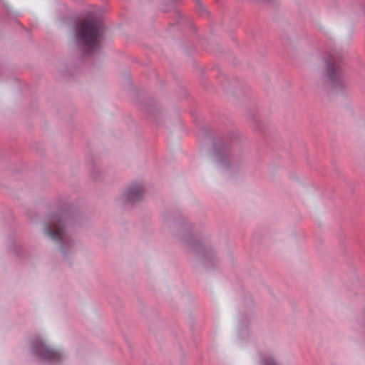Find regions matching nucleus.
Wrapping results in <instances>:
<instances>
[{"mask_svg":"<svg viewBox=\"0 0 365 365\" xmlns=\"http://www.w3.org/2000/svg\"><path fill=\"white\" fill-rule=\"evenodd\" d=\"M103 30L101 20L88 17L76 24V42L88 52L96 51L100 48Z\"/></svg>","mask_w":365,"mask_h":365,"instance_id":"obj_1","label":"nucleus"},{"mask_svg":"<svg viewBox=\"0 0 365 365\" xmlns=\"http://www.w3.org/2000/svg\"><path fill=\"white\" fill-rule=\"evenodd\" d=\"M32 351L41 360L53 365L59 364L66 358V354L62 349L52 347L40 337L35 340Z\"/></svg>","mask_w":365,"mask_h":365,"instance_id":"obj_2","label":"nucleus"},{"mask_svg":"<svg viewBox=\"0 0 365 365\" xmlns=\"http://www.w3.org/2000/svg\"><path fill=\"white\" fill-rule=\"evenodd\" d=\"M262 365H279L276 361L271 356H268L263 359Z\"/></svg>","mask_w":365,"mask_h":365,"instance_id":"obj_6","label":"nucleus"},{"mask_svg":"<svg viewBox=\"0 0 365 365\" xmlns=\"http://www.w3.org/2000/svg\"><path fill=\"white\" fill-rule=\"evenodd\" d=\"M145 192V188L142 183H133L120 195V200L123 203H135L142 199Z\"/></svg>","mask_w":365,"mask_h":365,"instance_id":"obj_5","label":"nucleus"},{"mask_svg":"<svg viewBox=\"0 0 365 365\" xmlns=\"http://www.w3.org/2000/svg\"><path fill=\"white\" fill-rule=\"evenodd\" d=\"M326 82L333 88L340 87L343 84L342 72L340 66L332 58L327 61Z\"/></svg>","mask_w":365,"mask_h":365,"instance_id":"obj_4","label":"nucleus"},{"mask_svg":"<svg viewBox=\"0 0 365 365\" xmlns=\"http://www.w3.org/2000/svg\"><path fill=\"white\" fill-rule=\"evenodd\" d=\"M44 233L53 240L66 242L69 238L66 219L58 215L50 217L44 225Z\"/></svg>","mask_w":365,"mask_h":365,"instance_id":"obj_3","label":"nucleus"}]
</instances>
